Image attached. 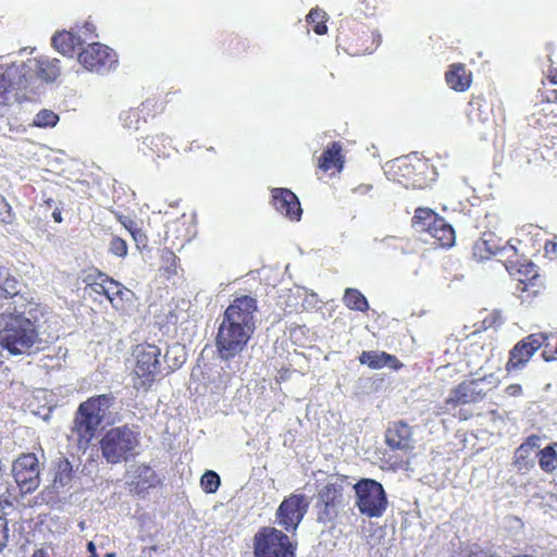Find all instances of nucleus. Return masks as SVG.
Returning <instances> with one entry per match:
<instances>
[{
  "label": "nucleus",
  "instance_id": "nucleus-18",
  "mask_svg": "<svg viewBox=\"0 0 557 557\" xmlns=\"http://www.w3.org/2000/svg\"><path fill=\"white\" fill-rule=\"evenodd\" d=\"M386 444L392 449L408 451L413 448L411 428L401 422H395L386 430Z\"/></svg>",
  "mask_w": 557,
  "mask_h": 557
},
{
  "label": "nucleus",
  "instance_id": "nucleus-21",
  "mask_svg": "<svg viewBox=\"0 0 557 557\" xmlns=\"http://www.w3.org/2000/svg\"><path fill=\"white\" fill-rule=\"evenodd\" d=\"M359 361L362 364H367L371 369H381L388 367L391 369H397L400 364L398 360L384 351H362L359 356Z\"/></svg>",
  "mask_w": 557,
  "mask_h": 557
},
{
  "label": "nucleus",
  "instance_id": "nucleus-3",
  "mask_svg": "<svg viewBox=\"0 0 557 557\" xmlns=\"http://www.w3.org/2000/svg\"><path fill=\"white\" fill-rule=\"evenodd\" d=\"M114 404L113 394L97 395L82 403L75 413L69 440L78 449L86 450Z\"/></svg>",
  "mask_w": 557,
  "mask_h": 557
},
{
  "label": "nucleus",
  "instance_id": "nucleus-44",
  "mask_svg": "<svg viewBox=\"0 0 557 557\" xmlns=\"http://www.w3.org/2000/svg\"><path fill=\"white\" fill-rule=\"evenodd\" d=\"M52 218L55 222L60 223L62 222V215H61V212L60 210L55 209L53 212H52Z\"/></svg>",
  "mask_w": 557,
  "mask_h": 557
},
{
  "label": "nucleus",
  "instance_id": "nucleus-43",
  "mask_svg": "<svg viewBox=\"0 0 557 557\" xmlns=\"http://www.w3.org/2000/svg\"><path fill=\"white\" fill-rule=\"evenodd\" d=\"M32 557H50L49 553L44 549V548H40V549H36Z\"/></svg>",
  "mask_w": 557,
  "mask_h": 557
},
{
  "label": "nucleus",
  "instance_id": "nucleus-4",
  "mask_svg": "<svg viewBox=\"0 0 557 557\" xmlns=\"http://www.w3.org/2000/svg\"><path fill=\"white\" fill-rule=\"evenodd\" d=\"M351 483L346 476H331L317 494V522L334 525L336 519L349 505Z\"/></svg>",
  "mask_w": 557,
  "mask_h": 557
},
{
  "label": "nucleus",
  "instance_id": "nucleus-49",
  "mask_svg": "<svg viewBox=\"0 0 557 557\" xmlns=\"http://www.w3.org/2000/svg\"><path fill=\"white\" fill-rule=\"evenodd\" d=\"M5 525V521L3 519H0V528H3Z\"/></svg>",
  "mask_w": 557,
  "mask_h": 557
},
{
  "label": "nucleus",
  "instance_id": "nucleus-35",
  "mask_svg": "<svg viewBox=\"0 0 557 557\" xmlns=\"http://www.w3.org/2000/svg\"><path fill=\"white\" fill-rule=\"evenodd\" d=\"M14 213L12 212L11 205L0 195V222L3 224H12L14 221Z\"/></svg>",
  "mask_w": 557,
  "mask_h": 557
},
{
  "label": "nucleus",
  "instance_id": "nucleus-17",
  "mask_svg": "<svg viewBox=\"0 0 557 557\" xmlns=\"http://www.w3.org/2000/svg\"><path fill=\"white\" fill-rule=\"evenodd\" d=\"M18 69L10 66L5 70L0 69V116L8 113L10 103L15 99V89L22 87V83H14L13 78L17 74Z\"/></svg>",
  "mask_w": 557,
  "mask_h": 557
},
{
  "label": "nucleus",
  "instance_id": "nucleus-6",
  "mask_svg": "<svg viewBox=\"0 0 557 557\" xmlns=\"http://www.w3.org/2000/svg\"><path fill=\"white\" fill-rule=\"evenodd\" d=\"M359 511L369 517H381L387 507V497L381 483L373 479H361L351 484Z\"/></svg>",
  "mask_w": 557,
  "mask_h": 557
},
{
  "label": "nucleus",
  "instance_id": "nucleus-13",
  "mask_svg": "<svg viewBox=\"0 0 557 557\" xmlns=\"http://www.w3.org/2000/svg\"><path fill=\"white\" fill-rule=\"evenodd\" d=\"M78 61L88 71L103 74L115 67L117 57L108 46L92 42L78 54Z\"/></svg>",
  "mask_w": 557,
  "mask_h": 557
},
{
  "label": "nucleus",
  "instance_id": "nucleus-10",
  "mask_svg": "<svg viewBox=\"0 0 557 557\" xmlns=\"http://www.w3.org/2000/svg\"><path fill=\"white\" fill-rule=\"evenodd\" d=\"M133 355L136 358L134 372L138 377L144 379L143 386L153 382L154 377L165 369L161 361L162 349L153 344L136 346Z\"/></svg>",
  "mask_w": 557,
  "mask_h": 557
},
{
  "label": "nucleus",
  "instance_id": "nucleus-52",
  "mask_svg": "<svg viewBox=\"0 0 557 557\" xmlns=\"http://www.w3.org/2000/svg\"><path fill=\"white\" fill-rule=\"evenodd\" d=\"M89 557H97V555L96 554H91V556H89Z\"/></svg>",
  "mask_w": 557,
  "mask_h": 557
},
{
  "label": "nucleus",
  "instance_id": "nucleus-1",
  "mask_svg": "<svg viewBox=\"0 0 557 557\" xmlns=\"http://www.w3.org/2000/svg\"><path fill=\"white\" fill-rule=\"evenodd\" d=\"M257 300L248 295L235 298L216 320L215 335L218 356L230 361L247 347L256 331Z\"/></svg>",
  "mask_w": 557,
  "mask_h": 557
},
{
  "label": "nucleus",
  "instance_id": "nucleus-7",
  "mask_svg": "<svg viewBox=\"0 0 557 557\" xmlns=\"http://www.w3.org/2000/svg\"><path fill=\"white\" fill-rule=\"evenodd\" d=\"M499 383V377L494 373L466 380L450 391L446 404L457 407L480 401Z\"/></svg>",
  "mask_w": 557,
  "mask_h": 557
},
{
  "label": "nucleus",
  "instance_id": "nucleus-5",
  "mask_svg": "<svg viewBox=\"0 0 557 557\" xmlns=\"http://www.w3.org/2000/svg\"><path fill=\"white\" fill-rule=\"evenodd\" d=\"M139 445V431L127 424L110 429L100 441L101 455L110 465H117L136 456Z\"/></svg>",
  "mask_w": 557,
  "mask_h": 557
},
{
  "label": "nucleus",
  "instance_id": "nucleus-12",
  "mask_svg": "<svg viewBox=\"0 0 557 557\" xmlns=\"http://www.w3.org/2000/svg\"><path fill=\"white\" fill-rule=\"evenodd\" d=\"M17 485L25 492H34L40 484V463L33 453L22 454L12 465Z\"/></svg>",
  "mask_w": 557,
  "mask_h": 557
},
{
  "label": "nucleus",
  "instance_id": "nucleus-48",
  "mask_svg": "<svg viewBox=\"0 0 557 557\" xmlns=\"http://www.w3.org/2000/svg\"><path fill=\"white\" fill-rule=\"evenodd\" d=\"M550 81L553 84H555V85L557 84V73L552 76Z\"/></svg>",
  "mask_w": 557,
  "mask_h": 557
},
{
  "label": "nucleus",
  "instance_id": "nucleus-45",
  "mask_svg": "<svg viewBox=\"0 0 557 557\" xmlns=\"http://www.w3.org/2000/svg\"><path fill=\"white\" fill-rule=\"evenodd\" d=\"M87 549H88V552H90L91 554H96V546H95L94 542H88V543H87Z\"/></svg>",
  "mask_w": 557,
  "mask_h": 557
},
{
  "label": "nucleus",
  "instance_id": "nucleus-41",
  "mask_svg": "<svg viewBox=\"0 0 557 557\" xmlns=\"http://www.w3.org/2000/svg\"><path fill=\"white\" fill-rule=\"evenodd\" d=\"M522 392L521 385L519 384H510L506 387V394L509 396L520 395Z\"/></svg>",
  "mask_w": 557,
  "mask_h": 557
},
{
  "label": "nucleus",
  "instance_id": "nucleus-16",
  "mask_svg": "<svg viewBox=\"0 0 557 557\" xmlns=\"http://www.w3.org/2000/svg\"><path fill=\"white\" fill-rule=\"evenodd\" d=\"M540 446L541 437L537 435H531L516 449L513 466L518 472L524 473L534 468Z\"/></svg>",
  "mask_w": 557,
  "mask_h": 557
},
{
  "label": "nucleus",
  "instance_id": "nucleus-42",
  "mask_svg": "<svg viewBox=\"0 0 557 557\" xmlns=\"http://www.w3.org/2000/svg\"><path fill=\"white\" fill-rule=\"evenodd\" d=\"M324 21L325 20H321V22H318L314 26V32L318 34V35H323L326 33L327 30V27L326 25L324 24Z\"/></svg>",
  "mask_w": 557,
  "mask_h": 557
},
{
  "label": "nucleus",
  "instance_id": "nucleus-8",
  "mask_svg": "<svg viewBox=\"0 0 557 557\" xmlns=\"http://www.w3.org/2000/svg\"><path fill=\"white\" fill-rule=\"evenodd\" d=\"M295 544L275 528H264L255 535L256 557H295Z\"/></svg>",
  "mask_w": 557,
  "mask_h": 557
},
{
  "label": "nucleus",
  "instance_id": "nucleus-24",
  "mask_svg": "<svg viewBox=\"0 0 557 557\" xmlns=\"http://www.w3.org/2000/svg\"><path fill=\"white\" fill-rule=\"evenodd\" d=\"M342 146L337 143H333L331 147H329L321 157L320 168L324 171H329L333 168L342 169L343 160L341 156Z\"/></svg>",
  "mask_w": 557,
  "mask_h": 557
},
{
  "label": "nucleus",
  "instance_id": "nucleus-9",
  "mask_svg": "<svg viewBox=\"0 0 557 557\" xmlns=\"http://www.w3.org/2000/svg\"><path fill=\"white\" fill-rule=\"evenodd\" d=\"M417 232L429 233L443 247H450L455 243V231L443 218L429 208H418L412 219Z\"/></svg>",
  "mask_w": 557,
  "mask_h": 557
},
{
  "label": "nucleus",
  "instance_id": "nucleus-37",
  "mask_svg": "<svg viewBox=\"0 0 557 557\" xmlns=\"http://www.w3.org/2000/svg\"><path fill=\"white\" fill-rule=\"evenodd\" d=\"M481 101L474 100L469 103L468 117L471 122L485 121L487 116L483 117L481 114Z\"/></svg>",
  "mask_w": 557,
  "mask_h": 557
},
{
  "label": "nucleus",
  "instance_id": "nucleus-34",
  "mask_svg": "<svg viewBox=\"0 0 557 557\" xmlns=\"http://www.w3.org/2000/svg\"><path fill=\"white\" fill-rule=\"evenodd\" d=\"M220 483V476L211 470H208L201 478V486L207 493H214L219 488Z\"/></svg>",
  "mask_w": 557,
  "mask_h": 557
},
{
  "label": "nucleus",
  "instance_id": "nucleus-2",
  "mask_svg": "<svg viewBox=\"0 0 557 557\" xmlns=\"http://www.w3.org/2000/svg\"><path fill=\"white\" fill-rule=\"evenodd\" d=\"M28 301L0 305V346L10 356H32L44 348Z\"/></svg>",
  "mask_w": 557,
  "mask_h": 557
},
{
  "label": "nucleus",
  "instance_id": "nucleus-11",
  "mask_svg": "<svg viewBox=\"0 0 557 557\" xmlns=\"http://www.w3.org/2000/svg\"><path fill=\"white\" fill-rule=\"evenodd\" d=\"M309 508V500L304 494H290L276 510V522L287 532L296 531Z\"/></svg>",
  "mask_w": 557,
  "mask_h": 557
},
{
  "label": "nucleus",
  "instance_id": "nucleus-33",
  "mask_svg": "<svg viewBox=\"0 0 557 557\" xmlns=\"http://www.w3.org/2000/svg\"><path fill=\"white\" fill-rule=\"evenodd\" d=\"M546 339L547 336L543 333L531 334L523 341L519 342V349L529 348V351L535 352L540 347H542Z\"/></svg>",
  "mask_w": 557,
  "mask_h": 557
},
{
  "label": "nucleus",
  "instance_id": "nucleus-29",
  "mask_svg": "<svg viewBox=\"0 0 557 557\" xmlns=\"http://www.w3.org/2000/svg\"><path fill=\"white\" fill-rule=\"evenodd\" d=\"M58 59H40L38 61V75L46 82H53L60 74Z\"/></svg>",
  "mask_w": 557,
  "mask_h": 557
},
{
  "label": "nucleus",
  "instance_id": "nucleus-27",
  "mask_svg": "<svg viewBox=\"0 0 557 557\" xmlns=\"http://www.w3.org/2000/svg\"><path fill=\"white\" fill-rule=\"evenodd\" d=\"M343 301L349 309L352 310L364 312L369 308L366 297L355 288H347L345 290Z\"/></svg>",
  "mask_w": 557,
  "mask_h": 557
},
{
  "label": "nucleus",
  "instance_id": "nucleus-31",
  "mask_svg": "<svg viewBox=\"0 0 557 557\" xmlns=\"http://www.w3.org/2000/svg\"><path fill=\"white\" fill-rule=\"evenodd\" d=\"M72 480V465L67 459H63L58 465V471L54 478V487L65 486Z\"/></svg>",
  "mask_w": 557,
  "mask_h": 557
},
{
  "label": "nucleus",
  "instance_id": "nucleus-26",
  "mask_svg": "<svg viewBox=\"0 0 557 557\" xmlns=\"http://www.w3.org/2000/svg\"><path fill=\"white\" fill-rule=\"evenodd\" d=\"M540 467L545 472H552L557 468V443L537 450Z\"/></svg>",
  "mask_w": 557,
  "mask_h": 557
},
{
  "label": "nucleus",
  "instance_id": "nucleus-20",
  "mask_svg": "<svg viewBox=\"0 0 557 557\" xmlns=\"http://www.w3.org/2000/svg\"><path fill=\"white\" fill-rule=\"evenodd\" d=\"M508 252L515 253L516 248L513 246H499L493 234L484 235V237L475 242L473 246V253L480 259H487L491 256L497 255L502 257H509Z\"/></svg>",
  "mask_w": 557,
  "mask_h": 557
},
{
  "label": "nucleus",
  "instance_id": "nucleus-25",
  "mask_svg": "<svg viewBox=\"0 0 557 557\" xmlns=\"http://www.w3.org/2000/svg\"><path fill=\"white\" fill-rule=\"evenodd\" d=\"M184 347L180 344H174L169 347L163 356V363L165 364L166 372H173L185 362Z\"/></svg>",
  "mask_w": 557,
  "mask_h": 557
},
{
  "label": "nucleus",
  "instance_id": "nucleus-22",
  "mask_svg": "<svg viewBox=\"0 0 557 557\" xmlns=\"http://www.w3.org/2000/svg\"><path fill=\"white\" fill-rule=\"evenodd\" d=\"M84 42L81 36L71 32L63 30L52 37L53 47L63 55L71 57L76 47L82 46Z\"/></svg>",
  "mask_w": 557,
  "mask_h": 557
},
{
  "label": "nucleus",
  "instance_id": "nucleus-15",
  "mask_svg": "<svg viewBox=\"0 0 557 557\" xmlns=\"http://www.w3.org/2000/svg\"><path fill=\"white\" fill-rule=\"evenodd\" d=\"M273 206L277 212L292 221H299L302 210L296 195L286 188L272 190Z\"/></svg>",
  "mask_w": 557,
  "mask_h": 557
},
{
  "label": "nucleus",
  "instance_id": "nucleus-19",
  "mask_svg": "<svg viewBox=\"0 0 557 557\" xmlns=\"http://www.w3.org/2000/svg\"><path fill=\"white\" fill-rule=\"evenodd\" d=\"M15 300L27 301L20 293L16 277L10 273L9 269L0 267V305L11 304Z\"/></svg>",
  "mask_w": 557,
  "mask_h": 557
},
{
  "label": "nucleus",
  "instance_id": "nucleus-32",
  "mask_svg": "<svg viewBox=\"0 0 557 557\" xmlns=\"http://www.w3.org/2000/svg\"><path fill=\"white\" fill-rule=\"evenodd\" d=\"M58 121V114L51 110L44 109L36 114L33 125L36 127H53Z\"/></svg>",
  "mask_w": 557,
  "mask_h": 557
},
{
  "label": "nucleus",
  "instance_id": "nucleus-51",
  "mask_svg": "<svg viewBox=\"0 0 557 557\" xmlns=\"http://www.w3.org/2000/svg\"><path fill=\"white\" fill-rule=\"evenodd\" d=\"M106 557H114L113 554H107Z\"/></svg>",
  "mask_w": 557,
  "mask_h": 557
},
{
  "label": "nucleus",
  "instance_id": "nucleus-38",
  "mask_svg": "<svg viewBox=\"0 0 557 557\" xmlns=\"http://www.w3.org/2000/svg\"><path fill=\"white\" fill-rule=\"evenodd\" d=\"M109 280V276L104 273H99L96 281L91 284L88 285V288L96 293V294H101L103 295L102 293V286L107 287V281Z\"/></svg>",
  "mask_w": 557,
  "mask_h": 557
},
{
  "label": "nucleus",
  "instance_id": "nucleus-50",
  "mask_svg": "<svg viewBox=\"0 0 557 557\" xmlns=\"http://www.w3.org/2000/svg\"><path fill=\"white\" fill-rule=\"evenodd\" d=\"M397 163L405 164V160H397Z\"/></svg>",
  "mask_w": 557,
  "mask_h": 557
},
{
  "label": "nucleus",
  "instance_id": "nucleus-23",
  "mask_svg": "<svg viewBox=\"0 0 557 557\" xmlns=\"http://www.w3.org/2000/svg\"><path fill=\"white\" fill-rule=\"evenodd\" d=\"M448 86L457 91H463L471 84V74L467 72L463 64H454L446 73Z\"/></svg>",
  "mask_w": 557,
  "mask_h": 557
},
{
  "label": "nucleus",
  "instance_id": "nucleus-14",
  "mask_svg": "<svg viewBox=\"0 0 557 557\" xmlns=\"http://www.w3.org/2000/svg\"><path fill=\"white\" fill-rule=\"evenodd\" d=\"M127 478L129 491L137 495L146 493L149 488L156 487L161 482L156 471L146 463L135 465L128 471Z\"/></svg>",
  "mask_w": 557,
  "mask_h": 557
},
{
  "label": "nucleus",
  "instance_id": "nucleus-46",
  "mask_svg": "<svg viewBox=\"0 0 557 557\" xmlns=\"http://www.w3.org/2000/svg\"><path fill=\"white\" fill-rule=\"evenodd\" d=\"M94 28H95L94 25L90 24V23H86L85 26H84L85 33L86 32H92Z\"/></svg>",
  "mask_w": 557,
  "mask_h": 557
},
{
  "label": "nucleus",
  "instance_id": "nucleus-36",
  "mask_svg": "<svg viewBox=\"0 0 557 557\" xmlns=\"http://www.w3.org/2000/svg\"><path fill=\"white\" fill-rule=\"evenodd\" d=\"M109 251L116 257H125L127 255L126 242L120 237H113L109 245Z\"/></svg>",
  "mask_w": 557,
  "mask_h": 557
},
{
  "label": "nucleus",
  "instance_id": "nucleus-39",
  "mask_svg": "<svg viewBox=\"0 0 557 557\" xmlns=\"http://www.w3.org/2000/svg\"><path fill=\"white\" fill-rule=\"evenodd\" d=\"M325 12L320 9H313L310 11V13L307 15V20L310 23H318L321 22V20H325Z\"/></svg>",
  "mask_w": 557,
  "mask_h": 557
},
{
  "label": "nucleus",
  "instance_id": "nucleus-28",
  "mask_svg": "<svg viewBox=\"0 0 557 557\" xmlns=\"http://www.w3.org/2000/svg\"><path fill=\"white\" fill-rule=\"evenodd\" d=\"M534 355L533 351H529V348L519 349V343L510 351V358L507 362V369H521L525 366L529 359Z\"/></svg>",
  "mask_w": 557,
  "mask_h": 557
},
{
  "label": "nucleus",
  "instance_id": "nucleus-40",
  "mask_svg": "<svg viewBox=\"0 0 557 557\" xmlns=\"http://www.w3.org/2000/svg\"><path fill=\"white\" fill-rule=\"evenodd\" d=\"M133 239L136 242L137 246L146 245V236L140 232V230H129Z\"/></svg>",
  "mask_w": 557,
  "mask_h": 557
},
{
  "label": "nucleus",
  "instance_id": "nucleus-30",
  "mask_svg": "<svg viewBox=\"0 0 557 557\" xmlns=\"http://www.w3.org/2000/svg\"><path fill=\"white\" fill-rule=\"evenodd\" d=\"M102 293L110 300V302L113 304L116 299H120L122 301L125 295L131 292L127 288H125L121 283L109 277V280L107 281V287L102 286Z\"/></svg>",
  "mask_w": 557,
  "mask_h": 557
},
{
  "label": "nucleus",
  "instance_id": "nucleus-47",
  "mask_svg": "<svg viewBox=\"0 0 557 557\" xmlns=\"http://www.w3.org/2000/svg\"><path fill=\"white\" fill-rule=\"evenodd\" d=\"M542 355H543V358L545 359V361H552V360H554V359H555L553 356L547 355V352H546V351H543V354H542Z\"/></svg>",
  "mask_w": 557,
  "mask_h": 557
}]
</instances>
